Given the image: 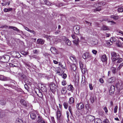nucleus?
Segmentation results:
<instances>
[{
	"label": "nucleus",
	"mask_w": 123,
	"mask_h": 123,
	"mask_svg": "<svg viewBox=\"0 0 123 123\" xmlns=\"http://www.w3.org/2000/svg\"><path fill=\"white\" fill-rule=\"evenodd\" d=\"M19 64L18 62L15 59H14L11 61V63L9 64L10 66L11 67H18Z\"/></svg>",
	"instance_id": "f257e3e1"
},
{
	"label": "nucleus",
	"mask_w": 123,
	"mask_h": 123,
	"mask_svg": "<svg viewBox=\"0 0 123 123\" xmlns=\"http://www.w3.org/2000/svg\"><path fill=\"white\" fill-rule=\"evenodd\" d=\"M49 86L51 91L53 93L55 92L56 90V86L54 83L51 82L49 84Z\"/></svg>",
	"instance_id": "f03ea898"
},
{
	"label": "nucleus",
	"mask_w": 123,
	"mask_h": 123,
	"mask_svg": "<svg viewBox=\"0 0 123 123\" xmlns=\"http://www.w3.org/2000/svg\"><path fill=\"white\" fill-rule=\"evenodd\" d=\"M71 37L73 39H74L73 41L74 43L76 45H78L79 42V38L75 35H72Z\"/></svg>",
	"instance_id": "7ed1b4c3"
},
{
	"label": "nucleus",
	"mask_w": 123,
	"mask_h": 123,
	"mask_svg": "<svg viewBox=\"0 0 123 123\" xmlns=\"http://www.w3.org/2000/svg\"><path fill=\"white\" fill-rule=\"evenodd\" d=\"M80 26L78 25H76L74 26L73 28V31L74 33L76 34H78L79 33Z\"/></svg>",
	"instance_id": "20e7f679"
},
{
	"label": "nucleus",
	"mask_w": 123,
	"mask_h": 123,
	"mask_svg": "<svg viewBox=\"0 0 123 123\" xmlns=\"http://www.w3.org/2000/svg\"><path fill=\"white\" fill-rule=\"evenodd\" d=\"M37 121L36 123H45V122L42 117L39 115H37Z\"/></svg>",
	"instance_id": "39448f33"
},
{
	"label": "nucleus",
	"mask_w": 123,
	"mask_h": 123,
	"mask_svg": "<svg viewBox=\"0 0 123 123\" xmlns=\"http://www.w3.org/2000/svg\"><path fill=\"white\" fill-rule=\"evenodd\" d=\"M40 88V90L43 92L46 93L47 89L45 84H41Z\"/></svg>",
	"instance_id": "423d86ee"
},
{
	"label": "nucleus",
	"mask_w": 123,
	"mask_h": 123,
	"mask_svg": "<svg viewBox=\"0 0 123 123\" xmlns=\"http://www.w3.org/2000/svg\"><path fill=\"white\" fill-rule=\"evenodd\" d=\"M116 88L120 90L123 89V82L122 81L120 83H117L116 85Z\"/></svg>",
	"instance_id": "0eeeda50"
},
{
	"label": "nucleus",
	"mask_w": 123,
	"mask_h": 123,
	"mask_svg": "<svg viewBox=\"0 0 123 123\" xmlns=\"http://www.w3.org/2000/svg\"><path fill=\"white\" fill-rule=\"evenodd\" d=\"M117 61V63H120L123 61L122 58H119L118 57L114 58L112 59V61L113 62H115Z\"/></svg>",
	"instance_id": "6e6552de"
},
{
	"label": "nucleus",
	"mask_w": 123,
	"mask_h": 123,
	"mask_svg": "<svg viewBox=\"0 0 123 123\" xmlns=\"http://www.w3.org/2000/svg\"><path fill=\"white\" fill-rule=\"evenodd\" d=\"M91 56L90 54L87 53H84L82 56L83 58L85 59L89 58H91Z\"/></svg>",
	"instance_id": "1a4fd4ad"
},
{
	"label": "nucleus",
	"mask_w": 123,
	"mask_h": 123,
	"mask_svg": "<svg viewBox=\"0 0 123 123\" xmlns=\"http://www.w3.org/2000/svg\"><path fill=\"white\" fill-rule=\"evenodd\" d=\"M77 107L79 110H81L84 108V105L81 103L78 104L77 105Z\"/></svg>",
	"instance_id": "9d476101"
},
{
	"label": "nucleus",
	"mask_w": 123,
	"mask_h": 123,
	"mask_svg": "<svg viewBox=\"0 0 123 123\" xmlns=\"http://www.w3.org/2000/svg\"><path fill=\"white\" fill-rule=\"evenodd\" d=\"M111 54L112 56V59L114 58H115L114 57L119 56V55L118 54L116 53L114 51L111 52Z\"/></svg>",
	"instance_id": "9b49d317"
},
{
	"label": "nucleus",
	"mask_w": 123,
	"mask_h": 123,
	"mask_svg": "<svg viewBox=\"0 0 123 123\" xmlns=\"http://www.w3.org/2000/svg\"><path fill=\"white\" fill-rule=\"evenodd\" d=\"M20 102L22 105L26 107L27 106V103L24 99H21L20 100Z\"/></svg>",
	"instance_id": "f8f14e48"
},
{
	"label": "nucleus",
	"mask_w": 123,
	"mask_h": 123,
	"mask_svg": "<svg viewBox=\"0 0 123 123\" xmlns=\"http://www.w3.org/2000/svg\"><path fill=\"white\" fill-rule=\"evenodd\" d=\"M30 117L32 119H35L37 117V115L36 114H35L33 112H32L30 114Z\"/></svg>",
	"instance_id": "ddd939ff"
},
{
	"label": "nucleus",
	"mask_w": 123,
	"mask_h": 123,
	"mask_svg": "<svg viewBox=\"0 0 123 123\" xmlns=\"http://www.w3.org/2000/svg\"><path fill=\"white\" fill-rule=\"evenodd\" d=\"M115 91V87L113 85H111L110 88L109 92H110L112 93L114 92Z\"/></svg>",
	"instance_id": "4468645a"
},
{
	"label": "nucleus",
	"mask_w": 123,
	"mask_h": 123,
	"mask_svg": "<svg viewBox=\"0 0 123 123\" xmlns=\"http://www.w3.org/2000/svg\"><path fill=\"white\" fill-rule=\"evenodd\" d=\"M101 60L103 62L106 61L107 60V57L105 55H103L101 57Z\"/></svg>",
	"instance_id": "2eb2a0df"
},
{
	"label": "nucleus",
	"mask_w": 123,
	"mask_h": 123,
	"mask_svg": "<svg viewBox=\"0 0 123 123\" xmlns=\"http://www.w3.org/2000/svg\"><path fill=\"white\" fill-rule=\"evenodd\" d=\"M37 43L38 44H43L44 43V41L43 40L41 39H38L37 41Z\"/></svg>",
	"instance_id": "dca6fc26"
},
{
	"label": "nucleus",
	"mask_w": 123,
	"mask_h": 123,
	"mask_svg": "<svg viewBox=\"0 0 123 123\" xmlns=\"http://www.w3.org/2000/svg\"><path fill=\"white\" fill-rule=\"evenodd\" d=\"M57 118L58 120H60L61 116V111L59 110H58L57 112Z\"/></svg>",
	"instance_id": "f3484780"
},
{
	"label": "nucleus",
	"mask_w": 123,
	"mask_h": 123,
	"mask_svg": "<svg viewBox=\"0 0 123 123\" xmlns=\"http://www.w3.org/2000/svg\"><path fill=\"white\" fill-rule=\"evenodd\" d=\"M80 40L81 42H82V43H85V44H87L86 40L85 39V38L82 37H81Z\"/></svg>",
	"instance_id": "a211bd4d"
},
{
	"label": "nucleus",
	"mask_w": 123,
	"mask_h": 123,
	"mask_svg": "<svg viewBox=\"0 0 123 123\" xmlns=\"http://www.w3.org/2000/svg\"><path fill=\"white\" fill-rule=\"evenodd\" d=\"M68 90L71 91L72 92L74 90V88L73 86L71 85L68 86Z\"/></svg>",
	"instance_id": "6ab92c4d"
},
{
	"label": "nucleus",
	"mask_w": 123,
	"mask_h": 123,
	"mask_svg": "<svg viewBox=\"0 0 123 123\" xmlns=\"http://www.w3.org/2000/svg\"><path fill=\"white\" fill-rule=\"evenodd\" d=\"M67 92L66 88L64 87L62 88L61 90V93L62 94H65Z\"/></svg>",
	"instance_id": "aec40b11"
},
{
	"label": "nucleus",
	"mask_w": 123,
	"mask_h": 123,
	"mask_svg": "<svg viewBox=\"0 0 123 123\" xmlns=\"http://www.w3.org/2000/svg\"><path fill=\"white\" fill-rule=\"evenodd\" d=\"M70 59L73 62H77V60L75 56L74 55H72L70 57Z\"/></svg>",
	"instance_id": "412c9836"
},
{
	"label": "nucleus",
	"mask_w": 123,
	"mask_h": 123,
	"mask_svg": "<svg viewBox=\"0 0 123 123\" xmlns=\"http://www.w3.org/2000/svg\"><path fill=\"white\" fill-rule=\"evenodd\" d=\"M58 75L60 76H62L63 74V72L61 70L60 68H59L58 70H57Z\"/></svg>",
	"instance_id": "4be33fe9"
},
{
	"label": "nucleus",
	"mask_w": 123,
	"mask_h": 123,
	"mask_svg": "<svg viewBox=\"0 0 123 123\" xmlns=\"http://www.w3.org/2000/svg\"><path fill=\"white\" fill-rule=\"evenodd\" d=\"M88 118L91 121H92L95 119V117L89 115V116Z\"/></svg>",
	"instance_id": "5701e85b"
},
{
	"label": "nucleus",
	"mask_w": 123,
	"mask_h": 123,
	"mask_svg": "<svg viewBox=\"0 0 123 123\" xmlns=\"http://www.w3.org/2000/svg\"><path fill=\"white\" fill-rule=\"evenodd\" d=\"M71 69L74 71H75L76 70V67L75 64H72L71 65Z\"/></svg>",
	"instance_id": "b1692460"
},
{
	"label": "nucleus",
	"mask_w": 123,
	"mask_h": 123,
	"mask_svg": "<svg viewBox=\"0 0 123 123\" xmlns=\"http://www.w3.org/2000/svg\"><path fill=\"white\" fill-rule=\"evenodd\" d=\"M10 57L8 55H6L3 57L6 60V62H8L10 60Z\"/></svg>",
	"instance_id": "393cba45"
},
{
	"label": "nucleus",
	"mask_w": 123,
	"mask_h": 123,
	"mask_svg": "<svg viewBox=\"0 0 123 123\" xmlns=\"http://www.w3.org/2000/svg\"><path fill=\"white\" fill-rule=\"evenodd\" d=\"M74 98L72 97L70 98L68 101V103L70 104H72L74 103Z\"/></svg>",
	"instance_id": "a878e982"
},
{
	"label": "nucleus",
	"mask_w": 123,
	"mask_h": 123,
	"mask_svg": "<svg viewBox=\"0 0 123 123\" xmlns=\"http://www.w3.org/2000/svg\"><path fill=\"white\" fill-rule=\"evenodd\" d=\"M6 103V101L5 100L2 99L0 100V104L2 105H5Z\"/></svg>",
	"instance_id": "bb28decb"
},
{
	"label": "nucleus",
	"mask_w": 123,
	"mask_h": 123,
	"mask_svg": "<svg viewBox=\"0 0 123 123\" xmlns=\"http://www.w3.org/2000/svg\"><path fill=\"white\" fill-rule=\"evenodd\" d=\"M9 28L12 29H13L14 30L17 31H19V30L17 28L13 26H9Z\"/></svg>",
	"instance_id": "cd10ccee"
},
{
	"label": "nucleus",
	"mask_w": 123,
	"mask_h": 123,
	"mask_svg": "<svg viewBox=\"0 0 123 123\" xmlns=\"http://www.w3.org/2000/svg\"><path fill=\"white\" fill-rule=\"evenodd\" d=\"M66 43L68 45H70L71 44V41L68 39L66 38Z\"/></svg>",
	"instance_id": "c85d7f7f"
},
{
	"label": "nucleus",
	"mask_w": 123,
	"mask_h": 123,
	"mask_svg": "<svg viewBox=\"0 0 123 123\" xmlns=\"http://www.w3.org/2000/svg\"><path fill=\"white\" fill-rule=\"evenodd\" d=\"M102 29L103 30H109V29L108 26L104 25L102 27Z\"/></svg>",
	"instance_id": "c756f323"
},
{
	"label": "nucleus",
	"mask_w": 123,
	"mask_h": 123,
	"mask_svg": "<svg viewBox=\"0 0 123 123\" xmlns=\"http://www.w3.org/2000/svg\"><path fill=\"white\" fill-rule=\"evenodd\" d=\"M101 8L99 6L94 8V12H97L101 10Z\"/></svg>",
	"instance_id": "7c9ffc66"
},
{
	"label": "nucleus",
	"mask_w": 123,
	"mask_h": 123,
	"mask_svg": "<svg viewBox=\"0 0 123 123\" xmlns=\"http://www.w3.org/2000/svg\"><path fill=\"white\" fill-rule=\"evenodd\" d=\"M111 70L113 74H115L116 72V68L114 67H112L111 68Z\"/></svg>",
	"instance_id": "2f4dec72"
},
{
	"label": "nucleus",
	"mask_w": 123,
	"mask_h": 123,
	"mask_svg": "<svg viewBox=\"0 0 123 123\" xmlns=\"http://www.w3.org/2000/svg\"><path fill=\"white\" fill-rule=\"evenodd\" d=\"M16 123H23V122L22 119L18 118L17 119Z\"/></svg>",
	"instance_id": "473e14b6"
},
{
	"label": "nucleus",
	"mask_w": 123,
	"mask_h": 123,
	"mask_svg": "<svg viewBox=\"0 0 123 123\" xmlns=\"http://www.w3.org/2000/svg\"><path fill=\"white\" fill-rule=\"evenodd\" d=\"M63 105L64 108L66 109H67L68 105V103H67L65 102L63 103Z\"/></svg>",
	"instance_id": "72a5a7b5"
},
{
	"label": "nucleus",
	"mask_w": 123,
	"mask_h": 123,
	"mask_svg": "<svg viewBox=\"0 0 123 123\" xmlns=\"http://www.w3.org/2000/svg\"><path fill=\"white\" fill-rule=\"evenodd\" d=\"M116 44L117 46L119 47H121V42L119 41H117L116 42Z\"/></svg>",
	"instance_id": "f704fd0d"
},
{
	"label": "nucleus",
	"mask_w": 123,
	"mask_h": 123,
	"mask_svg": "<svg viewBox=\"0 0 123 123\" xmlns=\"http://www.w3.org/2000/svg\"><path fill=\"white\" fill-rule=\"evenodd\" d=\"M81 70L83 74H85L87 71V69L85 67H84L83 68H82V69H81Z\"/></svg>",
	"instance_id": "c9c22d12"
},
{
	"label": "nucleus",
	"mask_w": 123,
	"mask_h": 123,
	"mask_svg": "<svg viewBox=\"0 0 123 123\" xmlns=\"http://www.w3.org/2000/svg\"><path fill=\"white\" fill-rule=\"evenodd\" d=\"M94 122L95 123H100L99 122V121H101V120L99 119H95L94 120Z\"/></svg>",
	"instance_id": "e433bc0d"
},
{
	"label": "nucleus",
	"mask_w": 123,
	"mask_h": 123,
	"mask_svg": "<svg viewBox=\"0 0 123 123\" xmlns=\"http://www.w3.org/2000/svg\"><path fill=\"white\" fill-rule=\"evenodd\" d=\"M112 79L113 78H112L109 79L108 80V82L109 83H111L113 82L114 81V80H113Z\"/></svg>",
	"instance_id": "4c0bfd02"
},
{
	"label": "nucleus",
	"mask_w": 123,
	"mask_h": 123,
	"mask_svg": "<svg viewBox=\"0 0 123 123\" xmlns=\"http://www.w3.org/2000/svg\"><path fill=\"white\" fill-rule=\"evenodd\" d=\"M5 114L4 112H0V118H2L4 116Z\"/></svg>",
	"instance_id": "58836bf2"
},
{
	"label": "nucleus",
	"mask_w": 123,
	"mask_h": 123,
	"mask_svg": "<svg viewBox=\"0 0 123 123\" xmlns=\"http://www.w3.org/2000/svg\"><path fill=\"white\" fill-rule=\"evenodd\" d=\"M106 43L108 45L110 46L112 44V42L111 41V40L110 41H107L106 42Z\"/></svg>",
	"instance_id": "ea45409f"
},
{
	"label": "nucleus",
	"mask_w": 123,
	"mask_h": 123,
	"mask_svg": "<svg viewBox=\"0 0 123 123\" xmlns=\"http://www.w3.org/2000/svg\"><path fill=\"white\" fill-rule=\"evenodd\" d=\"M80 63V68L81 69H82V68H83V65L82 63V62H79Z\"/></svg>",
	"instance_id": "a19ab883"
},
{
	"label": "nucleus",
	"mask_w": 123,
	"mask_h": 123,
	"mask_svg": "<svg viewBox=\"0 0 123 123\" xmlns=\"http://www.w3.org/2000/svg\"><path fill=\"white\" fill-rule=\"evenodd\" d=\"M72 108L71 107L69 106L68 107V110L71 114L72 115V114L73 112L72 111Z\"/></svg>",
	"instance_id": "79ce46f5"
},
{
	"label": "nucleus",
	"mask_w": 123,
	"mask_h": 123,
	"mask_svg": "<svg viewBox=\"0 0 123 123\" xmlns=\"http://www.w3.org/2000/svg\"><path fill=\"white\" fill-rule=\"evenodd\" d=\"M118 106H116L114 109V111L115 113H117V110Z\"/></svg>",
	"instance_id": "37998d69"
},
{
	"label": "nucleus",
	"mask_w": 123,
	"mask_h": 123,
	"mask_svg": "<svg viewBox=\"0 0 123 123\" xmlns=\"http://www.w3.org/2000/svg\"><path fill=\"white\" fill-rule=\"evenodd\" d=\"M67 84V82L65 80H63L62 82V84L63 86H65Z\"/></svg>",
	"instance_id": "c03bdc74"
},
{
	"label": "nucleus",
	"mask_w": 123,
	"mask_h": 123,
	"mask_svg": "<svg viewBox=\"0 0 123 123\" xmlns=\"http://www.w3.org/2000/svg\"><path fill=\"white\" fill-rule=\"evenodd\" d=\"M118 11L119 12H122L123 11V9L122 7H120L118 8Z\"/></svg>",
	"instance_id": "a18cd8bd"
},
{
	"label": "nucleus",
	"mask_w": 123,
	"mask_h": 123,
	"mask_svg": "<svg viewBox=\"0 0 123 123\" xmlns=\"http://www.w3.org/2000/svg\"><path fill=\"white\" fill-rule=\"evenodd\" d=\"M110 40L112 42L113 41H116V39L114 37H113L110 39Z\"/></svg>",
	"instance_id": "49530a36"
},
{
	"label": "nucleus",
	"mask_w": 123,
	"mask_h": 123,
	"mask_svg": "<svg viewBox=\"0 0 123 123\" xmlns=\"http://www.w3.org/2000/svg\"><path fill=\"white\" fill-rule=\"evenodd\" d=\"M40 1L41 3L42 4H45L46 3V0H40Z\"/></svg>",
	"instance_id": "de8ad7c7"
},
{
	"label": "nucleus",
	"mask_w": 123,
	"mask_h": 123,
	"mask_svg": "<svg viewBox=\"0 0 123 123\" xmlns=\"http://www.w3.org/2000/svg\"><path fill=\"white\" fill-rule=\"evenodd\" d=\"M105 123H110V122L107 119H105L103 121Z\"/></svg>",
	"instance_id": "09e8293b"
},
{
	"label": "nucleus",
	"mask_w": 123,
	"mask_h": 123,
	"mask_svg": "<svg viewBox=\"0 0 123 123\" xmlns=\"http://www.w3.org/2000/svg\"><path fill=\"white\" fill-rule=\"evenodd\" d=\"M90 100L92 103H93L94 101V99L92 97H91L90 98Z\"/></svg>",
	"instance_id": "8fccbe9b"
},
{
	"label": "nucleus",
	"mask_w": 123,
	"mask_h": 123,
	"mask_svg": "<svg viewBox=\"0 0 123 123\" xmlns=\"http://www.w3.org/2000/svg\"><path fill=\"white\" fill-rule=\"evenodd\" d=\"M37 95L40 98H41L42 97V93L41 92H39V93L37 94Z\"/></svg>",
	"instance_id": "3c124183"
},
{
	"label": "nucleus",
	"mask_w": 123,
	"mask_h": 123,
	"mask_svg": "<svg viewBox=\"0 0 123 123\" xmlns=\"http://www.w3.org/2000/svg\"><path fill=\"white\" fill-rule=\"evenodd\" d=\"M117 33H120L123 36V31L121 30L117 31Z\"/></svg>",
	"instance_id": "603ef678"
},
{
	"label": "nucleus",
	"mask_w": 123,
	"mask_h": 123,
	"mask_svg": "<svg viewBox=\"0 0 123 123\" xmlns=\"http://www.w3.org/2000/svg\"><path fill=\"white\" fill-rule=\"evenodd\" d=\"M47 5H51V3L49 2L48 1H47L46 0V3H45V4Z\"/></svg>",
	"instance_id": "864d4df0"
},
{
	"label": "nucleus",
	"mask_w": 123,
	"mask_h": 123,
	"mask_svg": "<svg viewBox=\"0 0 123 123\" xmlns=\"http://www.w3.org/2000/svg\"><path fill=\"white\" fill-rule=\"evenodd\" d=\"M51 120L53 123H55V122L54 120V118L53 117H51Z\"/></svg>",
	"instance_id": "5fc2aeb1"
},
{
	"label": "nucleus",
	"mask_w": 123,
	"mask_h": 123,
	"mask_svg": "<svg viewBox=\"0 0 123 123\" xmlns=\"http://www.w3.org/2000/svg\"><path fill=\"white\" fill-rule=\"evenodd\" d=\"M55 47H52L50 48V50L52 52L54 51H55Z\"/></svg>",
	"instance_id": "6e6d98bb"
},
{
	"label": "nucleus",
	"mask_w": 123,
	"mask_h": 123,
	"mask_svg": "<svg viewBox=\"0 0 123 123\" xmlns=\"http://www.w3.org/2000/svg\"><path fill=\"white\" fill-rule=\"evenodd\" d=\"M104 110L105 113H107L108 112V111L106 107H105L104 108Z\"/></svg>",
	"instance_id": "4d7b16f0"
},
{
	"label": "nucleus",
	"mask_w": 123,
	"mask_h": 123,
	"mask_svg": "<svg viewBox=\"0 0 123 123\" xmlns=\"http://www.w3.org/2000/svg\"><path fill=\"white\" fill-rule=\"evenodd\" d=\"M21 53L24 55H25L28 54V52H25L24 51H22L21 52Z\"/></svg>",
	"instance_id": "13d9d810"
},
{
	"label": "nucleus",
	"mask_w": 123,
	"mask_h": 123,
	"mask_svg": "<svg viewBox=\"0 0 123 123\" xmlns=\"http://www.w3.org/2000/svg\"><path fill=\"white\" fill-rule=\"evenodd\" d=\"M67 77V75L65 74H63V75L62 77L64 79H66Z\"/></svg>",
	"instance_id": "bf43d9fd"
},
{
	"label": "nucleus",
	"mask_w": 123,
	"mask_h": 123,
	"mask_svg": "<svg viewBox=\"0 0 123 123\" xmlns=\"http://www.w3.org/2000/svg\"><path fill=\"white\" fill-rule=\"evenodd\" d=\"M111 18H113L115 19H117L118 18L116 16H111Z\"/></svg>",
	"instance_id": "052dcab7"
},
{
	"label": "nucleus",
	"mask_w": 123,
	"mask_h": 123,
	"mask_svg": "<svg viewBox=\"0 0 123 123\" xmlns=\"http://www.w3.org/2000/svg\"><path fill=\"white\" fill-rule=\"evenodd\" d=\"M92 52L94 54L96 55L97 53V51L95 50H93L92 51Z\"/></svg>",
	"instance_id": "680f3d73"
},
{
	"label": "nucleus",
	"mask_w": 123,
	"mask_h": 123,
	"mask_svg": "<svg viewBox=\"0 0 123 123\" xmlns=\"http://www.w3.org/2000/svg\"><path fill=\"white\" fill-rule=\"evenodd\" d=\"M89 87L90 89L91 90H92L93 89V87L92 86V84H89Z\"/></svg>",
	"instance_id": "e2e57ef3"
},
{
	"label": "nucleus",
	"mask_w": 123,
	"mask_h": 123,
	"mask_svg": "<svg viewBox=\"0 0 123 123\" xmlns=\"http://www.w3.org/2000/svg\"><path fill=\"white\" fill-rule=\"evenodd\" d=\"M100 82L101 83H104V80L102 78H100L99 80Z\"/></svg>",
	"instance_id": "0e129e2a"
},
{
	"label": "nucleus",
	"mask_w": 123,
	"mask_h": 123,
	"mask_svg": "<svg viewBox=\"0 0 123 123\" xmlns=\"http://www.w3.org/2000/svg\"><path fill=\"white\" fill-rule=\"evenodd\" d=\"M0 80H4L3 77L2 75H0Z\"/></svg>",
	"instance_id": "69168bd1"
},
{
	"label": "nucleus",
	"mask_w": 123,
	"mask_h": 123,
	"mask_svg": "<svg viewBox=\"0 0 123 123\" xmlns=\"http://www.w3.org/2000/svg\"><path fill=\"white\" fill-rule=\"evenodd\" d=\"M33 52L34 54H37L38 53V51L37 50H33Z\"/></svg>",
	"instance_id": "338daca9"
},
{
	"label": "nucleus",
	"mask_w": 123,
	"mask_h": 123,
	"mask_svg": "<svg viewBox=\"0 0 123 123\" xmlns=\"http://www.w3.org/2000/svg\"><path fill=\"white\" fill-rule=\"evenodd\" d=\"M123 66V62L120 64L118 68L120 69Z\"/></svg>",
	"instance_id": "774afa93"
}]
</instances>
